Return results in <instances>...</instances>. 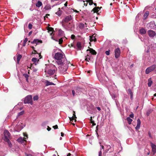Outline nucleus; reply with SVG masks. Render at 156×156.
<instances>
[{
    "label": "nucleus",
    "instance_id": "f257e3e1",
    "mask_svg": "<svg viewBox=\"0 0 156 156\" xmlns=\"http://www.w3.org/2000/svg\"><path fill=\"white\" fill-rule=\"evenodd\" d=\"M54 58L58 65H61L62 63H65L67 62V60L65 57L64 55L61 52H56L55 53L54 57Z\"/></svg>",
    "mask_w": 156,
    "mask_h": 156
},
{
    "label": "nucleus",
    "instance_id": "f03ea898",
    "mask_svg": "<svg viewBox=\"0 0 156 156\" xmlns=\"http://www.w3.org/2000/svg\"><path fill=\"white\" fill-rule=\"evenodd\" d=\"M69 63L67 61L66 63L65 62H63L60 65L61 66L59 67V69L60 72L61 73H63L66 72L68 67Z\"/></svg>",
    "mask_w": 156,
    "mask_h": 156
},
{
    "label": "nucleus",
    "instance_id": "7ed1b4c3",
    "mask_svg": "<svg viewBox=\"0 0 156 156\" xmlns=\"http://www.w3.org/2000/svg\"><path fill=\"white\" fill-rule=\"evenodd\" d=\"M56 70L57 69L55 66L51 65L50 69L47 71V73L49 75H52L55 73Z\"/></svg>",
    "mask_w": 156,
    "mask_h": 156
},
{
    "label": "nucleus",
    "instance_id": "20e7f679",
    "mask_svg": "<svg viewBox=\"0 0 156 156\" xmlns=\"http://www.w3.org/2000/svg\"><path fill=\"white\" fill-rule=\"evenodd\" d=\"M24 102L25 104L30 103L32 105L33 102L32 96L29 95L26 97L24 100Z\"/></svg>",
    "mask_w": 156,
    "mask_h": 156
},
{
    "label": "nucleus",
    "instance_id": "39448f33",
    "mask_svg": "<svg viewBox=\"0 0 156 156\" xmlns=\"http://www.w3.org/2000/svg\"><path fill=\"white\" fill-rule=\"evenodd\" d=\"M156 68V65H153L151 66L148 67L146 70L145 73L146 74H149L150 72L153 71Z\"/></svg>",
    "mask_w": 156,
    "mask_h": 156
},
{
    "label": "nucleus",
    "instance_id": "423d86ee",
    "mask_svg": "<svg viewBox=\"0 0 156 156\" xmlns=\"http://www.w3.org/2000/svg\"><path fill=\"white\" fill-rule=\"evenodd\" d=\"M4 140L8 141L10 138V134L7 130H5L4 132Z\"/></svg>",
    "mask_w": 156,
    "mask_h": 156
},
{
    "label": "nucleus",
    "instance_id": "0eeeda50",
    "mask_svg": "<svg viewBox=\"0 0 156 156\" xmlns=\"http://www.w3.org/2000/svg\"><path fill=\"white\" fill-rule=\"evenodd\" d=\"M115 56L116 58H118L120 56L121 53V51L120 49L119 48H117L115 50Z\"/></svg>",
    "mask_w": 156,
    "mask_h": 156
},
{
    "label": "nucleus",
    "instance_id": "6e6552de",
    "mask_svg": "<svg viewBox=\"0 0 156 156\" xmlns=\"http://www.w3.org/2000/svg\"><path fill=\"white\" fill-rule=\"evenodd\" d=\"M47 30H48V33L51 36V38H53V36L54 35L53 32L54 31L53 28L51 27H48Z\"/></svg>",
    "mask_w": 156,
    "mask_h": 156
},
{
    "label": "nucleus",
    "instance_id": "1a4fd4ad",
    "mask_svg": "<svg viewBox=\"0 0 156 156\" xmlns=\"http://www.w3.org/2000/svg\"><path fill=\"white\" fill-rule=\"evenodd\" d=\"M58 34L59 36L61 37L59 39H62L64 37L66 38V39H67V38L64 35V32L62 30H59Z\"/></svg>",
    "mask_w": 156,
    "mask_h": 156
},
{
    "label": "nucleus",
    "instance_id": "9d476101",
    "mask_svg": "<svg viewBox=\"0 0 156 156\" xmlns=\"http://www.w3.org/2000/svg\"><path fill=\"white\" fill-rule=\"evenodd\" d=\"M113 148H112L111 146L109 145H106V149L105 151V153H107L108 152H111L113 151Z\"/></svg>",
    "mask_w": 156,
    "mask_h": 156
},
{
    "label": "nucleus",
    "instance_id": "9b49d317",
    "mask_svg": "<svg viewBox=\"0 0 156 156\" xmlns=\"http://www.w3.org/2000/svg\"><path fill=\"white\" fill-rule=\"evenodd\" d=\"M148 34L149 36L152 37H153L155 36H156V33L155 32L152 30H149L148 31Z\"/></svg>",
    "mask_w": 156,
    "mask_h": 156
},
{
    "label": "nucleus",
    "instance_id": "f8f14e48",
    "mask_svg": "<svg viewBox=\"0 0 156 156\" xmlns=\"http://www.w3.org/2000/svg\"><path fill=\"white\" fill-rule=\"evenodd\" d=\"M151 146L152 148V150L153 153V155H154L156 153V145L152 143H151Z\"/></svg>",
    "mask_w": 156,
    "mask_h": 156
},
{
    "label": "nucleus",
    "instance_id": "ddd939ff",
    "mask_svg": "<svg viewBox=\"0 0 156 156\" xmlns=\"http://www.w3.org/2000/svg\"><path fill=\"white\" fill-rule=\"evenodd\" d=\"M140 124H141L140 120L139 119H138L137 120V125H136V126L135 127V129L136 130H138L140 129Z\"/></svg>",
    "mask_w": 156,
    "mask_h": 156
},
{
    "label": "nucleus",
    "instance_id": "4468645a",
    "mask_svg": "<svg viewBox=\"0 0 156 156\" xmlns=\"http://www.w3.org/2000/svg\"><path fill=\"white\" fill-rule=\"evenodd\" d=\"M26 138H22V137H20L19 138L18 140L17 141L19 142H20L21 143H23L25 142L26 141Z\"/></svg>",
    "mask_w": 156,
    "mask_h": 156
},
{
    "label": "nucleus",
    "instance_id": "2eb2a0df",
    "mask_svg": "<svg viewBox=\"0 0 156 156\" xmlns=\"http://www.w3.org/2000/svg\"><path fill=\"white\" fill-rule=\"evenodd\" d=\"M72 19L71 16H69L66 17L63 20V21L66 22H67Z\"/></svg>",
    "mask_w": 156,
    "mask_h": 156
},
{
    "label": "nucleus",
    "instance_id": "dca6fc26",
    "mask_svg": "<svg viewBox=\"0 0 156 156\" xmlns=\"http://www.w3.org/2000/svg\"><path fill=\"white\" fill-rule=\"evenodd\" d=\"M76 46L78 49L79 50H81L83 48V47L81 43L80 42H78L77 43Z\"/></svg>",
    "mask_w": 156,
    "mask_h": 156
},
{
    "label": "nucleus",
    "instance_id": "f3484780",
    "mask_svg": "<svg viewBox=\"0 0 156 156\" xmlns=\"http://www.w3.org/2000/svg\"><path fill=\"white\" fill-rule=\"evenodd\" d=\"M90 51V53H91L93 55H96L97 54L96 52L92 48H90L89 49H87V51Z\"/></svg>",
    "mask_w": 156,
    "mask_h": 156
},
{
    "label": "nucleus",
    "instance_id": "a211bd4d",
    "mask_svg": "<svg viewBox=\"0 0 156 156\" xmlns=\"http://www.w3.org/2000/svg\"><path fill=\"white\" fill-rule=\"evenodd\" d=\"M87 25L86 23H85L84 24L81 23L79 25V27L80 29H83L85 27H87Z\"/></svg>",
    "mask_w": 156,
    "mask_h": 156
},
{
    "label": "nucleus",
    "instance_id": "6ab92c4d",
    "mask_svg": "<svg viewBox=\"0 0 156 156\" xmlns=\"http://www.w3.org/2000/svg\"><path fill=\"white\" fill-rule=\"evenodd\" d=\"M42 42V41L40 40H34L32 42L33 43L35 44L36 45L37 44L39 43H41Z\"/></svg>",
    "mask_w": 156,
    "mask_h": 156
},
{
    "label": "nucleus",
    "instance_id": "aec40b11",
    "mask_svg": "<svg viewBox=\"0 0 156 156\" xmlns=\"http://www.w3.org/2000/svg\"><path fill=\"white\" fill-rule=\"evenodd\" d=\"M98 36L97 35V34H93L92 36H90L89 37H90V39H97V38H98Z\"/></svg>",
    "mask_w": 156,
    "mask_h": 156
},
{
    "label": "nucleus",
    "instance_id": "412c9836",
    "mask_svg": "<svg viewBox=\"0 0 156 156\" xmlns=\"http://www.w3.org/2000/svg\"><path fill=\"white\" fill-rule=\"evenodd\" d=\"M101 8V7H95L93 9V10L94 12H98L99 10Z\"/></svg>",
    "mask_w": 156,
    "mask_h": 156
},
{
    "label": "nucleus",
    "instance_id": "4be33fe9",
    "mask_svg": "<svg viewBox=\"0 0 156 156\" xmlns=\"http://www.w3.org/2000/svg\"><path fill=\"white\" fill-rule=\"evenodd\" d=\"M148 85L149 87H150L151 86L152 84V83L153 82L151 80V78H149L148 80Z\"/></svg>",
    "mask_w": 156,
    "mask_h": 156
},
{
    "label": "nucleus",
    "instance_id": "5701e85b",
    "mask_svg": "<svg viewBox=\"0 0 156 156\" xmlns=\"http://www.w3.org/2000/svg\"><path fill=\"white\" fill-rule=\"evenodd\" d=\"M45 83L46 85V86L54 85V84L53 83L50 82L48 80H47L46 81H45Z\"/></svg>",
    "mask_w": 156,
    "mask_h": 156
},
{
    "label": "nucleus",
    "instance_id": "b1692460",
    "mask_svg": "<svg viewBox=\"0 0 156 156\" xmlns=\"http://www.w3.org/2000/svg\"><path fill=\"white\" fill-rule=\"evenodd\" d=\"M128 94L130 95V98L131 99H132L133 98V93L132 91L130 89H128Z\"/></svg>",
    "mask_w": 156,
    "mask_h": 156
},
{
    "label": "nucleus",
    "instance_id": "393cba45",
    "mask_svg": "<svg viewBox=\"0 0 156 156\" xmlns=\"http://www.w3.org/2000/svg\"><path fill=\"white\" fill-rule=\"evenodd\" d=\"M22 55L20 54H19L17 55V61L18 63H19L20 60L21 58H22Z\"/></svg>",
    "mask_w": 156,
    "mask_h": 156
},
{
    "label": "nucleus",
    "instance_id": "a878e982",
    "mask_svg": "<svg viewBox=\"0 0 156 156\" xmlns=\"http://www.w3.org/2000/svg\"><path fill=\"white\" fill-rule=\"evenodd\" d=\"M42 5V2L41 1H38L36 4V6L39 8Z\"/></svg>",
    "mask_w": 156,
    "mask_h": 156
},
{
    "label": "nucleus",
    "instance_id": "bb28decb",
    "mask_svg": "<svg viewBox=\"0 0 156 156\" xmlns=\"http://www.w3.org/2000/svg\"><path fill=\"white\" fill-rule=\"evenodd\" d=\"M140 32L141 34H144L146 33V31L145 30L144 28H142L140 30Z\"/></svg>",
    "mask_w": 156,
    "mask_h": 156
},
{
    "label": "nucleus",
    "instance_id": "cd10ccee",
    "mask_svg": "<svg viewBox=\"0 0 156 156\" xmlns=\"http://www.w3.org/2000/svg\"><path fill=\"white\" fill-rule=\"evenodd\" d=\"M126 120L128 122V124H130L131 123V122L133 121V120L131 119L129 117H128L127 118Z\"/></svg>",
    "mask_w": 156,
    "mask_h": 156
},
{
    "label": "nucleus",
    "instance_id": "c85d7f7f",
    "mask_svg": "<svg viewBox=\"0 0 156 156\" xmlns=\"http://www.w3.org/2000/svg\"><path fill=\"white\" fill-rule=\"evenodd\" d=\"M39 59L36 58H33L32 59V61L34 63H35L36 62H37L38 61Z\"/></svg>",
    "mask_w": 156,
    "mask_h": 156
},
{
    "label": "nucleus",
    "instance_id": "c756f323",
    "mask_svg": "<svg viewBox=\"0 0 156 156\" xmlns=\"http://www.w3.org/2000/svg\"><path fill=\"white\" fill-rule=\"evenodd\" d=\"M148 25H149L148 28L152 29V27L153 26H154V24L152 23H150L149 24H148Z\"/></svg>",
    "mask_w": 156,
    "mask_h": 156
},
{
    "label": "nucleus",
    "instance_id": "7c9ffc66",
    "mask_svg": "<svg viewBox=\"0 0 156 156\" xmlns=\"http://www.w3.org/2000/svg\"><path fill=\"white\" fill-rule=\"evenodd\" d=\"M27 40H24L23 43H22V41H21L20 44H21V43H22L23 46H25L26 44V43L27 42Z\"/></svg>",
    "mask_w": 156,
    "mask_h": 156
},
{
    "label": "nucleus",
    "instance_id": "2f4dec72",
    "mask_svg": "<svg viewBox=\"0 0 156 156\" xmlns=\"http://www.w3.org/2000/svg\"><path fill=\"white\" fill-rule=\"evenodd\" d=\"M153 110L151 109H149L147 112L146 115L147 116H149L150 114L152 112Z\"/></svg>",
    "mask_w": 156,
    "mask_h": 156
},
{
    "label": "nucleus",
    "instance_id": "473e14b6",
    "mask_svg": "<svg viewBox=\"0 0 156 156\" xmlns=\"http://www.w3.org/2000/svg\"><path fill=\"white\" fill-rule=\"evenodd\" d=\"M90 60V56L88 55H87V56H86L85 60L86 61L89 62Z\"/></svg>",
    "mask_w": 156,
    "mask_h": 156
},
{
    "label": "nucleus",
    "instance_id": "72a5a7b5",
    "mask_svg": "<svg viewBox=\"0 0 156 156\" xmlns=\"http://www.w3.org/2000/svg\"><path fill=\"white\" fill-rule=\"evenodd\" d=\"M58 9V11L57 12H56V14L59 16L61 15L62 14V12L60 11V8H59Z\"/></svg>",
    "mask_w": 156,
    "mask_h": 156
},
{
    "label": "nucleus",
    "instance_id": "f704fd0d",
    "mask_svg": "<svg viewBox=\"0 0 156 156\" xmlns=\"http://www.w3.org/2000/svg\"><path fill=\"white\" fill-rule=\"evenodd\" d=\"M149 14V12L148 11H146L144 15V17L146 19L148 16Z\"/></svg>",
    "mask_w": 156,
    "mask_h": 156
},
{
    "label": "nucleus",
    "instance_id": "c9c22d12",
    "mask_svg": "<svg viewBox=\"0 0 156 156\" xmlns=\"http://www.w3.org/2000/svg\"><path fill=\"white\" fill-rule=\"evenodd\" d=\"M24 111H22L20 112H19L18 113L17 116V117H18V116H19L22 115H23L24 114Z\"/></svg>",
    "mask_w": 156,
    "mask_h": 156
},
{
    "label": "nucleus",
    "instance_id": "e433bc0d",
    "mask_svg": "<svg viewBox=\"0 0 156 156\" xmlns=\"http://www.w3.org/2000/svg\"><path fill=\"white\" fill-rule=\"evenodd\" d=\"M56 41L58 42L59 44H61L63 42V40H55Z\"/></svg>",
    "mask_w": 156,
    "mask_h": 156
},
{
    "label": "nucleus",
    "instance_id": "4c0bfd02",
    "mask_svg": "<svg viewBox=\"0 0 156 156\" xmlns=\"http://www.w3.org/2000/svg\"><path fill=\"white\" fill-rule=\"evenodd\" d=\"M23 76L26 78V80L28 81L29 75L27 74H23Z\"/></svg>",
    "mask_w": 156,
    "mask_h": 156
},
{
    "label": "nucleus",
    "instance_id": "58836bf2",
    "mask_svg": "<svg viewBox=\"0 0 156 156\" xmlns=\"http://www.w3.org/2000/svg\"><path fill=\"white\" fill-rule=\"evenodd\" d=\"M5 142H6L8 143V145L10 147H11L12 144H11V143L10 141L9 140V139H8V141L5 140Z\"/></svg>",
    "mask_w": 156,
    "mask_h": 156
},
{
    "label": "nucleus",
    "instance_id": "ea45409f",
    "mask_svg": "<svg viewBox=\"0 0 156 156\" xmlns=\"http://www.w3.org/2000/svg\"><path fill=\"white\" fill-rule=\"evenodd\" d=\"M39 97L37 95H36L34 97H33V100L34 101H36L38 100V99Z\"/></svg>",
    "mask_w": 156,
    "mask_h": 156
},
{
    "label": "nucleus",
    "instance_id": "a19ab883",
    "mask_svg": "<svg viewBox=\"0 0 156 156\" xmlns=\"http://www.w3.org/2000/svg\"><path fill=\"white\" fill-rule=\"evenodd\" d=\"M70 120L71 121H73V120H75V122H76V120L75 118H74L73 116L69 118Z\"/></svg>",
    "mask_w": 156,
    "mask_h": 156
},
{
    "label": "nucleus",
    "instance_id": "79ce46f5",
    "mask_svg": "<svg viewBox=\"0 0 156 156\" xmlns=\"http://www.w3.org/2000/svg\"><path fill=\"white\" fill-rule=\"evenodd\" d=\"M90 107L91 110H93L94 109V105L92 104L90 105Z\"/></svg>",
    "mask_w": 156,
    "mask_h": 156
},
{
    "label": "nucleus",
    "instance_id": "37998d69",
    "mask_svg": "<svg viewBox=\"0 0 156 156\" xmlns=\"http://www.w3.org/2000/svg\"><path fill=\"white\" fill-rule=\"evenodd\" d=\"M110 50H109L108 51H106L105 52V53L107 55H110Z\"/></svg>",
    "mask_w": 156,
    "mask_h": 156
},
{
    "label": "nucleus",
    "instance_id": "c03bdc74",
    "mask_svg": "<svg viewBox=\"0 0 156 156\" xmlns=\"http://www.w3.org/2000/svg\"><path fill=\"white\" fill-rule=\"evenodd\" d=\"M88 2H89V4L90 5H92L93 3L92 0H88Z\"/></svg>",
    "mask_w": 156,
    "mask_h": 156
},
{
    "label": "nucleus",
    "instance_id": "a18cd8bd",
    "mask_svg": "<svg viewBox=\"0 0 156 156\" xmlns=\"http://www.w3.org/2000/svg\"><path fill=\"white\" fill-rule=\"evenodd\" d=\"M99 143L100 144V145L101 147V148L100 149V150H101L102 149H104V146L102 145L101 144V143L100 142H99Z\"/></svg>",
    "mask_w": 156,
    "mask_h": 156
},
{
    "label": "nucleus",
    "instance_id": "49530a36",
    "mask_svg": "<svg viewBox=\"0 0 156 156\" xmlns=\"http://www.w3.org/2000/svg\"><path fill=\"white\" fill-rule=\"evenodd\" d=\"M32 25L30 24L29 23L28 25V28L29 29H32Z\"/></svg>",
    "mask_w": 156,
    "mask_h": 156
},
{
    "label": "nucleus",
    "instance_id": "de8ad7c7",
    "mask_svg": "<svg viewBox=\"0 0 156 156\" xmlns=\"http://www.w3.org/2000/svg\"><path fill=\"white\" fill-rule=\"evenodd\" d=\"M102 155V151L101 150H100L98 152V156H101Z\"/></svg>",
    "mask_w": 156,
    "mask_h": 156
},
{
    "label": "nucleus",
    "instance_id": "09e8293b",
    "mask_svg": "<svg viewBox=\"0 0 156 156\" xmlns=\"http://www.w3.org/2000/svg\"><path fill=\"white\" fill-rule=\"evenodd\" d=\"M86 3H84V5H85L86 6H87V4H88V0H87L86 1ZM83 2H85V1H83Z\"/></svg>",
    "mask_w": 156,
    "mask_h": 156
},
{
    "label": "nucleus",
    "instance_id": "8fccbe9b",
    "mask_svg": "<svg viewBox=\"0 0 156 156\" xmlns=\"http://www.w3.org/2000/svg\"><path fill=\"white\" fill-rule=\"evenodd\" d=\"M73 116H73L74 118L76 119V115L75 114V112L73 111Z\"/></svg>",
    "mask_w": 156,
    "mask_h": 156
},
{
    "label": "nucleus",
    "instance_id": "3c124183",
    "mask_svg": "<svg viewBox=\"0 0 156 156\" xmlns=\"http://www.w3.org/2000/svg\"><path fill=\"white\" fill-rule=\"evenodd\" d=\"M90 122L92 124V125H93V126H94V125H96V124L95 123H94V121L93 120H91V121H90Z\"/></svg>",
    "mask_w": 156,
    "mask_h": 156
},
{
    "label": "nucleus",
    "instance_id": "603ef678",
    "mask_svg": "<svg viewBox=\"0 0 156 156\" xmlns=\"http://www.w3.org/2000/svg\"><path fill=\"white\" fill-rule=\"evenodd\" d=\"M129 117L131 118H133L134 117V115L133 113H132L129 115Z\"/></svg>",
    "mask_w": 156,
    "mask_h": 156
},
{
    "label": "nucleus",
    "instance_id": "864d4df0",
    "mask_svg": "<svg viewBox=\"0 0 156 156\" xmlns=\"http://www.w3.org/2000/svg\"><path fill=\"white\" fill-rule=\"evenodd\" d=\"M53 128H54V129H57L58 128V126L57 125H55V126H53Z\"/></svg>",
    "mask_w": 156,
    "mask_h": 156
},
{
    "label": "nucleus",
    "instance_id": "5fc2aeb1",
    "mask_svg": "<svg viewBox=\"0 0 156 156\" xmlns=\"http://www.w3.org/2000/svg\"><path fill=\"white\" fill-rule=\"evenodd\" d=\"M57 50L56 49H54V50H53V52H52V55H54V53H55L56 52V51H57Z\"/></svg>",
    "mask_w": 156,
    "mask_h": 156
},
{
    "label": "nucleus",
    "instance_id": "6e6d98bb",
    "mask_svg": "<svg viewBox=\"0 0 156 156\" xmlns=\"http://www.w3.org/2000/svg\"><path fill=\"white\" fill-rule=\"evenodd\" d=\"M75 37V36L73 35H72L71 36V38L72 39H74Z\"/></svg>",
    "mask_w": 156,
    "mask_h": 156
},
{
    "label": "nucleus",
    "instance_id": "4d7b16f0",
    "mask_svg": "<svg viewBox=\"0 0 156 156\" xmlns=\"http://www.w3.org/2000/svg\"><path fill=\"white\" fill-rule=\"evenodd\" d=\"M86 28H84V30L86 32H87L88 31V28H87V27H86Z\"/></svg>",
    "mask_w": 156,
    "mask_h": 156
},
{
    "label": "nucleus",
    "instance_id": "13d9d810",
    "mask_svg": "<svg viewBox=\"0 0 156 156\" xmlns=\"http://www.w3.org/2000/svg\"><path fill=\"white\" fill-rule=\"evenodd\" d=\"M72 94L73 96H75V91L74 90H73L72 91Z\"/></svg>",
    "mask_w": 156,
    "mask_h": 156
},
{
    "label": "nucleus",
    "instance_id": "bf43d9fd",
    "mask_svg": "<svg viewBox=\"0 0 156 156\" xmlns=\"http://www.w3.org/2000/svg\"><path fill=\"white\" fill-rule=\"evenodd\" d=\"M146 45L148 47H149V48H151V45H149V44H146Z\"/></svg>",
    "mask_w": 156,
    "mask_h": 156
},
{
    "label": "nucleus",
    "instance_id": "052dcab7",
    "mask_svg": "<svg viewBox=\"0 0 156 156\" xmlns=\"http://www.w3.org/2000/svg\"><path fill=\"white\" fill-rule=\"evenodd\" d=\"M96 108H97V109L98 110V111H101V109L99 107H96Z\"/></svg>",
    "mask_w": 156,
    "mask_h": 156
},
{
    "label": "nucleus",
    "instance_id": "680f3d73",
    "mask_svg": "<svg viewBox=\"0 0 156 156\" xmlns=\"http://www.w3.org/2000/svg\"><path fill=\"white\" fill-rule=\"evenodd\" d=\"M90 42H91L92 41H94V42H95L97 41V40H90Z\"/></svg>",
    "mask_w": 156,
    "mask_h": 156
},
{
    "label": "nucleus",
    "instance_id": "e2e57ef3",
    "mask_svg": "<svg viewBox=\"0 0 156 156\" xmlns=\"http://www.w3.org/2000/svg\"><path fill=\"white\" fill-rule=\"evenodd\" d=\"M47 129L48 131H50L51 129V128L49 127V126H48V127Z\"/></svg>",
    "mask_w": 156,
    "mask_h": 156
},
{
    "label": "nucleus",
    "instance_id": "0e129e2a",
    "mask_svg": "<svg viewBox=\"0 0 156 156\" xmlns=\"http://www.w3.org/2000/svg\"><path fill=\"white\" fill-rule=\"evenodd\" d=\"M32 31H30L28 34V35L29 36L30 35H31V34H32Z\"/></svg>",
    "mask_w": 156,
    "mask_h": 156
},
{
    "label": "nucleus",
    "instance_id": "69168bd1",
    "mask_svg": "<svg viewBox=\"0 0 156 156\" xmlns=\"http://www.w3.org/2000/svg\"><path fill=\"white\" fill-rule=\"evenodd\" d=\"M148 135L150 137H151V134L150 132L148 133Z\"/></svg>",
    "mask_w": 156,
    "mask_h": 156
},
{
    "label": "nucleus",
    "instance_id": "338daca9",
    "mask_svg": "<svg viewBox=\"0 0 156 156\" xmlns=\"http://www.w3.org/2000/svg\"><path fill=\"white\" fill-rule=\"evenodd\" d=\"M74 12H77V13H79V12L77 11L76 10H73Z\"/></svg>",
    "mask_w": 156,
    "mask_h": 156
},
{
    "label": "nucleus",
    "instance_id": "774afa93",
    "mask_svg": "<svg viewBox=\"0 0 156 156\" xmlns=\"http://www.w3.org/2000/svg\"><path fill=\"white\" fill-rule=\"evenodd\" d=\"M64 5L65 6H67V2H66V3L64 4Z\"/></svg>",
    "mask_w": 156,
    "mask_h": 156
}]
</instances>
